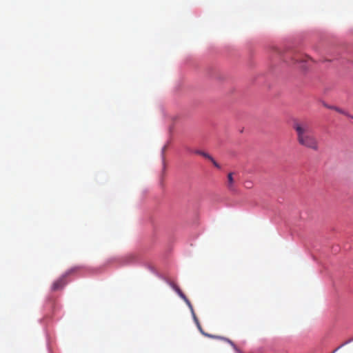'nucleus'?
<instances>
[{
  "mask_svg": "<svg viewBox=\"0 0 353 353\" xmlns=\"http://www.w3.org/2000/svg\"><path fill=\"white\" fill-rule=\"evenodd\" d=\"M209 160H210V161L213 163V165H214L216 168H219V169H220V168H221L220 165H219V163H217V162L214 159V158H213L212 157V159H209Z\"/></svg>",
  "mask_w": 353,
  "mask_h": 353,
  "instance_id": "nucleus-7",
  "label": "nucleus"
},
{
  "mask_svg": "<svg viewBox=\"0 0 353 353\" xmlns=\"http://www.w3.org/2000/svg\"><path fill=\"white\" fill-rule=\"evenodd\" d=\"M194 152L196 154H199V155H201L202 157H203L204 158L207 159H212V156L210 155L207 152H205L202 150H196L194 151Z\"/></svg>",
  "mask_w": 353,
  "mask_h": 353,
  "instance_id": "nucleus-5",
  "label": "nucleus"
},
{
  "mask_svg": "<svg viewBox=\"0 0 353 353\" xmlns=\"http://www.w3.org/2000/svg\"><path fill=\"white\" fill-rule=\"evenodd\" d=\"M193 316H194V319L197 324V326H198V328L200 330V331L203 334L202 330H201V327L199 323V321L198 319H196V316H195V314L194 313L193 314ZM204 335H206V333H204ZM207 336H210V337H212V338H216L217 336H212V335H210V334H207Z\"/></svg>",
  "mask_w": 353,
  "mask_h": 353,
  "instance_id": "nucleus-6",
  "label": "nucleus"
},
{
  "mask_svg": "<svg viewBox=\"0 0 353 353\" xmlns=\"http://www.w3.org/2000/svg\"><path fill=\"white\" fill-rule=\"evenodd\" d=\"M292 127L296 132L297 141L301 145L314 151L319 150V140L307 121H296Z\"/></svg>",
  "mask_w": 353,
  "mask_h": 353,
  "instance_id": "nucleus-1",
  "label": "nucleus"
},
{
  "mask_svg": "<svg viewBox=\"0 0 353 353\" xmlns=\"http://www.w3.org/2000/svg\"><path fill=\"white\" fill-rule=\"evenodd\" d=\"M74 270H70L68 271L64 275L61 276L57 281H55L52 285V290L57 291L61 290L64 285L66 284L65 279L66 277L71 274Z\"/></svg>",
  "mask_w": 353,
  "mask_h": 353,
  "instance_id": "nucleus-2",
  "label": "nucleus"
},
{
  "mask_svg": "<svg viewBox=\"0 0 353 353\" xmlns=\"http://www.w3.org/2000/svg\"><path fill=\"white\" fill-rule=\"evenodd\" d=\"M233 172H230L228 174L227 187L230 191L234 190V180L233 178Z\"/></svg>",
  "mask_w": 353,
  "mask_h": 353,
  "instance_id": "nucleus-4",
  "label": "nucleus"
},
{
  "mask_svg": "<svg viewBox=\"0 0 353 353\" xmlns=\"http://www.w3.org/2000/svg\"><path fill=\"white\" fill-rule=\"evenodd\" d=\"M171 287L172 289L178 294V295L184 300L185 303L188 305L189 308L190 309L192 314H194V310L193 307L190 303V301L188 300V299L186 297V296L183 293V292L181 290V289L174 283H170Z\"/></svg>",
  "mask_w": 353,
  "mask_h": 353,
  "instance_id": "nucleus-3",
  "label": "nucleus"
},
{
  "mask_svg": "<svg viewBox=\"0 0 353 353\" xmlns=\"http://www.w3.org/2000/svg\"><path fill=\"white\" fill-rule=\"evenodd\" d=\"M216 338H219V339H221L225 340V341H226L229 342L230 343L232 344V342L230 340H229V339H225V338H223V337H219V336H217Z\"/></svg>",
  "mask_w": 353,
  "mask_h": 353,
  "instance_id": "nucleus-8",
  "label": "nucleus"
}]
</instances>
